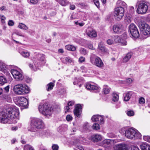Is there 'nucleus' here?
Masks as SVG:
<instances>
[{"instance_id":"nucleus-32","label":"nucleus","mask_w":150,"mask_h":150,"mask_svg":"<svg viewBox=\"0 0 150 150\" xmlns=\"http://www.w3.org/2000/svg\"><path fill=\"white\" fill-rule=\"evenodd\" d=\"M65 48L69 51H75L76 50V47L73 45H68L65 46Z\"/></svg>"},{"instance_id":"nucleus-22","label":"nucleus","mask_w":150,"mask_h":150,"mask_svg":"<svg viewBox=\"0 0 150 150\" xmlns=\"http://www.w3.org/2000/svg\"><path fill=\"white\" fill-rule=\"evenodd\" d=\"M91 140L94 142H97L102 140L101 136L98 134H95L92 135L91 137Z\"/></svg>"},{"instance_id":"nucleus-55","label":"nucleus","mask_w":150,"mask_h":150,"mask_svg":"<svg viewBox=\"0 0 150 150\" xmlns=\"http://www.w3.org/2000/svg\"><path fill=\"white\" fill-rule=\"evenodd\" d=\"M4 91L6 92H8L9 91V85L7 86L6 87L4 88Z\"/></svg>"},{"instance_id":"nucleus-64","label":"nucleus","mask_w":150,"mask_h":150,"mask_svg":"<svg viewBox=\"0 0 150 150\" xmlns=\"http://www.w3.org/2000/svg\"><path fill=\"white\" fill-rule=\"evenodd\" d=\"M77 148L80 150H84V149L83 147L81 146H77Z\"/></svg>"},{"instance_id":"nucleus-49","label":"nucleus","mask_w":150,"mask_h":150,"mask_svg":"<svg viewBox=\"0 0 150 150\" xmlns=\"http://www.w3.org/2000/svg\"><path fill=\"white\" fill-rule=\"evenodd\" d=\"M139 102L140 104H143L145 103V99L143 97H141L139 99Z\"/></svg>"},{"instance_id":"nucleus-12","label":"nucleus","mask_w":150,"mask_h":150,"mask_svg":"<svg viewBox=\"0 0 150 150\" xmlns=\"http://www.w3.org/2000/svg\"><path fill=\"white\" fill-rule=\"evenodd\" d=\"M117 142L115 139H105L102 141V146L105 148V150H110L111 147Z\"/></svg>"},{"instance_id":"nucleus-51","label":"nucleus","mask_w":150,"mask_h":150,"mask_svg":"<svg viewBox=\"0 0 150 150\" xmlns=\"http://www.w3.org/2000/svg\"><path fill=\"white\" fill-rule=\"evenodd\" d=\"M15 33L16 34V35L20 36H21L23 37H24L25 36L22 33H21L20 32L18 31H16Z\"/></svg>"},{"instance_id":"nucleus-37","label":"nucleus","mask_w":150,"mask_h":150,"mask_svg":"<svg viewBox=\"0 0 150 150\" xmlns=\"http://www.w3.org/2000/svg\"><path fill=\"white\" fill-rule=\"evenodd\" d=\"M21 54L25 58L28 57L30 56L29 53L25 51H23L21 52Z\"/></svg>"},{"instance_id":"nucleus-56","label":"nucleus","mask_w":150,"mask_h":150,"mask_svg":"<svg viewBox=\"0 0 150 150\" xmlns=\"http://www.w3.org/2000/svg\"><path fill=\"white\" fill-rule=\"evenodd\" d=\"M108 136L111 138L114 137L115 135L112 133H110L107 134Z\"/></svg>"},{"instance_id":"nucleus-62","label":"nucleus","mask_w":150,"mask_h":150,"mask_svg":"<svg viewBox=\"0 0 150 150\" xmlns=\"http://www.w3.org/2000/svg\"><path fill=\"white\" fill-rule=\"evenodd\" d=\"M88 47L89 48V49L93 50L94 49V48L93 46V45L92 44H89L88 45Z\"/></svg>"},{"instance_id":"nucleus-58","label":"nucleus","mask_w":150,"mask_h":150,"mask_svg":"<svg viewBox=\"0 0 150 150\" xmlns=\"http://www.w3.org/2000/svg\"><path fill=\"white\" fill-rule=\"evenodd\" d=\"M8 25L10 26H12L14 25L13 21L12 20H10L8 22Z\"/></svg>"},{"instance_id":"nucleus-25","label":"nucleus","mask_w":150,"mask_h":150,"mask_svg":"<svg viewBox=\"0 0 150 150\" xmlns=\"http://www.w3.org/2000/svg\"><path fill=\"white\" fill-rule=\"evenodd\" d=\"M103 43L102 42H100L98 45V48L101 51V52H107L108 50L106 49L104 46H103Z\"/></svg>"},{"instance_id":"nucleus-2","label":"nucleus","mask_w":150,"mask_h":150,"mask_svg":"<svg viewBox=\"0 0 150 150\" xmlns=\"http://www.w3.org/2000/svg\"><path fill=\"white\" fill-rule=\"evenodd\" d=\"M44 127V124L42 120L37 118H32L28 130L29 131L34 132L37 131V129L42 128Z\"/></svg>"},{"instance_id":"nucleus-53","label":"nucleus","mask_w":150,"mask_h":150,"mask_svg":"<svg viewBox=\"0 0 150 150\" xmlns=\"http://www.w3.org/2000/svg\"><path fill=\"white\" fill-rule=\"evenodd\" d=\"M85 60V57H81L79 59V61L80 63H82L84 62Z\"/></svg>"},{"instance_id":"nucleus-3","label":"nucleus","mask_w":150,"mask_h":150,"mask_svg":"<svg viewBox=\"0 0 150 150\" xmlns=\"http://www.w3.org/2000/svg\"><path fill=\"white\" fill-rule=\"evenodd\" d=\"M13 90L14 93L17 95H24L28 93L30 89L26 85L19 83L15 85Z\"/></svg>"},{"instance_id":"nucleus-4","label":"nucleus","mask_w":150,"mask_h":150,"mask_svg":"<svg viewBox=\"0 0 150 150\" xmlns=\"http://www.w3.org/2000/svg\"><path fill=\"white\" fill-rule=\"evenodd\" d=\"M6 112L7 113L9 120L18 119L19 111L16 107L13 106H10L6 109Z\"/></svg>"},{"instance_id":"nucleus-7","label":"nucleus","mask_w":150,"mask_h":150,"mask_svg":"<svg viewBox=\"0 0 150 150\" xmlns=\"http://www.w3.org/2000/svg\"><path fill=\"white\" fill-rule=\"evenodd\" d=\"M148 3L144 1H140L137 3L138 7L137 11L138 14H145L148 9Z\"/></svg>"},{"instance_id":"nucleus-34","label":"nucleus","mask_w":150,"mask_h":150,"mask_svg":"<svg viewBox=\"0 0 150 150\" xmlns=\"http://www.w3.org/2000/svg\"><path fill=\"white\" fill-rule=\"evenodd\" d=\"M7 81L6 78L3 76H0V84L3 85L6 83Z\"/></svg>"},{"instance_id":"nucleus-20","label":"nucleus","mask_w":150,"mask_h":150,"mask_svg":"<svg viewBox=\"0 0 150 150\" xmlns=\"http://www.w3.org/2000/svg\"><path fill=\"white\" fill-rule=\"evenodd\" d=\"M86 87L88 90H96V92H99L100 91V88L97 86L91 85L90 83H87L86 85Z\"/></svg>"},{"instance_id":"nucleus-60","label":"nucleus","mask_w":150,"mask_h":150,"mask_svg":"<svg viewBox=\"0 0 150 150\" xmlns=\"http://www.w3.org/2000/svg\"><path fill=\"white\" fill-rule=\"evenodd\" d=\"M131 150H140L138 147L135 146H132L131 149Z\"/></svg>"},{"instance_id":"nucleus-27","label":"nucleus","mask_w":150,"mask_h":150,"mask_svg":"<svg viewBox=\"0 0 150 150\" xmlns=\"http://www.w3.org/2000/svg\"><path fill=\"white\" fill-rule=\"evenodd\" d=\"M132 54L131 52L127 53L123 59V62H128L132 56Z\"/></svg>"},{"instance_id":"nucleus-6","label":"nucleus","mask_w":150,"mask_h":150,"mask_svg":"<svg viewBox=\"0 0 150 150\" xmlns=\"http://www.w3.org/2000/svg\"><path fill=\"white\" fill-rule=\"evenodd\" d=\"M39 112L47 117L50 116L52 113V108L48 106L47 103L40 105L38 107Z\"/></svg>"},{"instance_id":"nucleus-29","label":"nucleus","mask_w":150,"mask_h":150,"mask_svg":"<svg viewBox=\"0 0 150 150\" xmlns=\"http://www.w3.org/2000/svg\"><path fill=\"white\" fill-rule=\"evenodd\" d=\"M74 104V101H69L67 103V106H66L65 108V112H67L69 111V109L71 108L70 107L73 105Z\"/></svg>"},{"instance_id":"nucleus-39","label":"nucleus","mask_w":150,"mask_h":150,"mask_svg":"<svg viewBox=\"0 0 150 150\" xmlns=\"http://www.w3.org/2000/svg\"><path fill=\"white\" fill-rule=\"evenodd\" d=\"M79 52L81 54L83 55H86L88 52L86 50L83 48H81L80 49Z\"/></svg>"},{"instance_id":"nucleus-21","label":"nucleus","mask_w":150,"mask_h":150,"mask_svg":"<svg viewBox=\"0 0 150 150\" xmlns=\"http://www.w3.org/2000/svg\"><path fill=\"white\" fill-rule=\"evenodd\" d=\"M115 150H128L126 144L121 143L117 145L115 147Z\"/></svg>"},{"instance_id":"nucleus-31","label":"nucleus","mask_w":150,"mask_h":150,"mask_svg":"<svg viewBox=\"0 0 150 150\" xmlns=\"http://www.w3.org/2000/svg\"><path fill=\"white\" fill-rule=\"evenodd\" d=\"M62 60L64 63L66 64H70L73 62V59L68 57L63 58Z\"/></svg>"},{"instance_id":"nucleus-52","label":"nucleus","mask_w":150,"mask_h":150,"mask_svg":"<svg viewBox=\"0 0 150 150\" xmlns=\"http://www.w3.org/2000/svg\"><path fill=\"white\" fill-rule=\"evenodd\" d=\"M66 119L67 121H70L72 120V117L71 115H67V116Z\"/></svg>"},{"instance_id":"nucleus-10","label":"nucleus","mask_w":150,"mask_h":150,"mask_svg":"<svg viewBox=\"0 0 150 150\" xmlns=\"http://www.w3.org/2000/svg\"><path fill=\"white\" fill-rule=\"evenodd\" d=\"M11 72L14 78L17 81H22L24 79V76L20 70H18L15 69H12L11 70Z\"/></svg>"},{"instance_id":"nucleus-42","label":"nucleus","mask_w":150,"mask_h":150,"mask_svg":"<svg viewBox=\"0 0 150 150\" xmlns=\"http://www.w3.org/2000/svg\"><path fill=\"white\" fill-rule=\"evenodd\" d=\"M90 127V125L87 122H85L83 125V128L86 130H88L89 129Z\"/></svg>"},{"instance_id":"nucleus-63","label":"nucleus","mask_w":150,"mask_h":150,"mask_svg":"<svg viewBox=\"0 0 150 150\" xmlns=\"http://www.w3.org/2000/svg\"><path fill=\"white\" fill-rule=\"evenodd\" d=\"M75 8V6L74 5H71L70 9L71 10H74Z\"/></svg>"},{"instance_id":"nucleus-44","label":"nucleus","mask_w":150,"mask_h":150,"mask_svg":"<svg viewBox=\"0 0 150 150\" xmlns=\"http://www.w3.org/2000/svg\"><path fill=\"white\" fill-rule=\"evenodd\" d=\"M127 114L128 116H132L134 115V112L132 110H128L127 112Z\"/></svg>"},{"instance_id":"nucleus-8","label":"nucleus","mask_w":150,"mask_h":150,"mask_svg":"<svg viewBox=\"0 0 150 150\" xmlns=\"http://www.w3.org/2000/svg\"><path fill=\"white\" fill-rule=\"evenodd\" d=\"M90 61L92 64L99 68L103 67L104 65V64L101 59L93 54L91 55Z\"/></svg>"},{"instance_id":"nucleus-46","label":"nucleus","mask_w":150,"mask_h":150,"mask_svg":"<svg viewBox=\"0 0 150 150\" xmlns=\"http://www.w3.org/2000/svg\"><path fill=\"white\" fill-rule=\"evenodd\" d=\"M52 148L53 150H58L59 146L57 144H53L52 146Z\"/></svg>"},{"instance_id":"nucleus-43","label":"nucleus","mask_w":150,"mask_h":150,"mask_svg":"<svg viewBox=\"0 0 150 150\" xmlns=\"http://www.w3.org/2000/svg\"><path fill=\"white\" fill-rule=\"evenodd\" d=\"M24 150H34V149L30 145H26L24 146Z\"/></svg>"},{"instance_id":"nucleus-38","label":"nucleus","mask_w":150,"mask_h":150,"mask_svg":"<svg viewBox=\"0 0 150 150\" xmlns=\"http://www.w3.org/2000/svg\"><path fill=\"white\" fill-rule=\"evenodd\" d=\"M92 128L95 130H98L100 129V127L98 123H94L92 126Z\"/></svg>"},{"instance_id":"nucleus-14","label":"nucleus","mask_w":150,"mask_h":150,"mask_svg":"<svg viewBox=\"0 0 150 150\" xmlns=\"http://www.w3.org/2000/svg\"><path fill=\"white\" fill-rule=\"evenodd\" d=\"M112 40L113 41V44L116 43H118V44L122 45H127V42L121 39L120 37L117 35L114 36L111 38Z\"/></svg>"},{"instance_id":"nucleus-35","label":"nucleus","mask_w":150,"mask_h":150,"mask_svg":"<svg viewBox=\"0 0 150 150\" xmlns=\"http://www.w3.org/2000/svg\"><path fill=\"white\" fill-rule=\"evenodd\" d=\"M54 85V83L52 82H50L48 84L47 86V91H48L52 90L53 89Z\"/></svg>"},{"instance_id":"nucleus-11","label":"nucleus","mask_w":150,"mask_h":150,"mask_svg":"<svg viewBox=\"0 0 150 150\" xmlns=\"http://www.w3.org/2000/svg\"><path fill=\"white\" fill-rule=\"evenodd\" d=\"M125 11L124 8L119 6L116 8L114 11V16L118 21H120L124 15Z\"/></svg>"},{"instance_id":"nucleus-24","label":"nucleus","mask_w":150,"mask_h":150,"mask_svg":"<svg viewBox=\"0 0 150 150\" xmlns=\"http://www.w3.org/2000/svg\"><path fill=\"white\" fill-rule=\"evenodd\" d=\"M87 34L90 37H96L97 36L96 32L92 29L87 30Z\"/></svg>"},{"instance_id":"nucleus-40","label":"nucleus","mask_w":150,"mask_h":150,"mask_svg":"<svg viewBox=\"0 0 150 150\" xmlns=\"http://www.w3.org/2000/svg\"><path fill=\"white\" fill-rule=\"evenodd\" d=\"M6 66L2 62L0 61V70L4 71L5 69Z\"/></svg>"},{"instance_id":"nucleus-41","label":"nucleus","mask_w":150,"mask_h":150,"mask_svg":"<svg viewBox=\"0 0 150 150\" xmlns=\"http://www.w3.org/2000/svg\"><path fill=\"white\" fill-rule=\"evenodd\" d=\"M103 91L105 94H107L110 92V89L107 86H104Z\"/></svg>"},{"instance_id":"nucleus-13","label":"nucleus","mask_w":150,"mask_h":150,"mask_svg":"<svg viewBox=\"0 0 150 150\" xmlns=\"http://www.w3.org/2000/svg\"><path fill=\"white\" fill-rule=\"evenodd\" d=\"M129 32L131 35L134 38H138L139 34L137 27L133 23L130 25L129 26Z\"/></svg>"},{"instance_id":"nucleus-54","label":"nucleus","mask_w":150,"mask_h":150,"mask_svg":"<svg viewBox=\"0 0 150 150\" xmlns=\"http://www.w3.org/2000/svg\"><path fill=\"white\" fill-rule=\"evenodd\" d=\"M94 4L98 8L99 7V3L98 0H93Z\"/></svg>"},{"instance_id":"nucleus-48","label":"nucleus","mask_w":150,"mask_h":150,"mask_svg":"<svg viewBox=\"0 0 150 150\" xmlns=\"http://www.w3.org/2000/svg\"><path fill=\"white\" fill-rule=\"evenodd\" d=\"M75 24L76 25H79L80 26H83L84 25L83 23H79L78 21H75L74 22Z\"/></svg>"},{"instance_id":"nucleus-17","label":"nucleus","mask_w":150,"mask_h":150,"mask_svg":"<svg viewBox=\"0 0 150 150\" xmlns=\"http://www.w3.org/2000/svg\"><path fill=\"white\" fill-rule=\"evenodd\" d=\"M93 121L98 122L100 124L104 122L103 117L99 115H93L91 118Z\"/></svg>"},{"instance_id":"nucleus-18","label":"nucleus","mask_w":150,"mask_h":150,"mask_svg":"<svg viewBox=\"0 0 150 150\" xmlns=\"http://www.w3.org/2000/svg\"><path fill=\"white\" fill-rule=\"evenodd\" d=\"M18 102L20 106H27L28 103V99L23 97H20L18 98Z\"/></svg>"},{"instance_id":"nucleus-36","label":"nucleus","mask_w":150,"mask_h":150,"mask_svg":"<svg viewBox=\"0 0 150 150\" xmlns=\"http://www.w3.org/2000/svg\"><path fill=\"white\" fill-rule=\"evenodd\" d=\"M112 100L114 102H116L118 100V95L115 93H113L112 94Z\"/></svg>"},{"instance_id":"nucleus-61","label":"nucleus","mask_w":150,"mask_h":150,"mask_svg":"<svg viewBox=\"0 0 150 150\" xmlns=\"http://www.w3.org/2000/svg\"><path fill=\"white\" fill-rule=\"evenodd\" d=\"M0 9L1 11H6V7L5 6H3L0 7Z\"/></svg>"},{"instance_id":"nucleus-15","label":"nucleus","mask_w":150,"mask_h":150,"mask_svg":"<svg viewBox=\"0 0 150 150\" xmlns=\"http://www.w3.org/2000/svg\"><path fill=\"white\" fill-rule=\"evenodd\" d=\"M9 120L7 113L6 112H0V122L3 123H6L8 122Z\"/></svg>"},{"instance_id":"nucleus-5","label":"nucleus","mask_w":150,"mask_h":150,"mask_svg":"<svg viewBox=\"0 0 150 150\" xmlns=\"http://www.w3.org/2000/svg\"><path fill=\"white\" fill-rule=\"evenodd\" d=\"M125 134L127 138L132 139L139 138L141 136L140 133L137 129L133 128L127 129Z\"/></svg>"},{"instance_id":"nucleus-45","label":"nucleus","mask_w":150,"mask_h":150,"mask_svg":"<svg viewBox=\"0 0 150 150\" xmlns=\"http://www.w3.org/2000/svg\"><path fill=\"white\" fill-rule=\"evenodd\" d=\"M143 138L145 141L150 142V136H144Z\"/></svg>"},{"instance_id":"nucleus-26","label":"nucleus","mask_w":150,"mask_h":150,"mask_svg":"<svg viewBox=\"0 0 150 150\" xmlns=\"http://www.w3.org/2000/svg\"><path fill=\"white\" fill-rule=\"evenodd\" d=\"M141 150H150V145L146 143L142 144L140 145Z\"/></svg>"},{"instance_id":"nucleus-1","label":"nucleus","mask_w":150,"mask_h":150,"mask_svg":"<svg viewBox=\"0 0 150 150\" xmlns=\"http://www.w3.org/2000/svg\"><path fill=\"white\" fill-rule=\"evenodd\" d=\"M31 60L34 65L31 63L29 64V67L32 69L35 70L39 66V64L42 65L45 63L44 55L41 54H38L37 56L33 57Z\"/></svg>"},{"instance_id":"nucleus-19","label":"nucleus","mask_w":150,"mask_h":150,"mask_svg":"<svg viewBox=\"0 0 150 150\" xmlns=\"http://www.w3.org/2000/svg\"><path fill=\"white\" fill-rule=\"evenodd\" d=\"M113 30L114 33H120L123 30V26L121 24L114 25L113 26Z\"/></svg>"},{"instance_id":"nucleus-47","label":"nucleus","mask_w":150,"mask_h":150,"mask_svg":"<svg viewBox=\"0 0 150 150\" xmlns=\"http://www.w3.org/2000/svg\"><path fill=\"white\" fill-rule=\"evenodd\" d=\"M107 43L109 45H111L112 44H113V41L112 40V39H111V38H110L109 39H108L106 41Z\"/></svg>"},{"instance_id":"nucleus-59","label":"nucleus","mask_w":150,"mask_h":150,"mask_svg":"<svg viewBox=\"0 0 150 150\" xmlns=\"http://www.w3.org/2000/svg\"><path fill=\"white\" fill-rule=\"evenodd\" d=\"M81 69L83 72H86L87 71V69L83 66L81 67Z\"/></svg>"},{"instance_id":"nucleus-28","label":"nucleus","mask_w":150,"mask_h":150,"mask_svg":"<svg viewBox=\"0 0 150 150\" xmlns=\"http://www.w3.org/2000/svg\"><path fill=\"white\" fill-rule=\"evenodd\" d=\"M61 5L63 6H65L68 5L69 2L67 0H55Z\"/></svg>"},{"instance_id":"nucleus-9","label":"nucleus","mask_w":150,"mask_h":150,"mask_svg":"<svg viewBox=\"0 0 150 150\" xmlns=\"http://www.w3.org/2000/svg\"><path fill=\"white\" fill-rule=\"evenodd\" d=\"M139 27L141 33L145 35H150V26L144 22H139Z\"/></svg>"},{"instance_id":"nucleus-16","label":"nucleus","mask_w":150,"mask_h":150,"mask_svg":"<svg viewBox=\"0 0 150 150\" xmlns=\"http://www.w3.org/2000/svg\"><path fill=\"white\" fill-rule=\"evenodd\" d=\"M82 106L81 104H78L75 107L74 110V115L78 117H80L81 116L82 113Z\"/></svg>"},{"instance_id":"nucleus-50","label":"nucleus","mask_w":150,"mask_h":150,"mask_svg":"<svg viewBox=\"0 0 150 150\" xmlns=\"http://www.w3.org/2000/svg\"><path fill=\"white\" fill-rule=\"evenodd\" d=\"M38 2V0H30V3L33 4H36Z\"/></svg>"},{"instance_id":"nucleus-57","label":"nucleus","mask_w":150,"mask_h":150,"mask_svg":"<svg viewBox=\"0 0 150 150\" xmlns=\"http://www.w3.org/2000/svg\"><path fill=\"white\" fill-rule=\"evenodd\" d=\"M126 81L127 83H132L133 80L130 78H127L126 79Z\"/></svg>"},{"instance_id":"nucleus-23","label":"nucleus","mask_w":150,"mask_h":150,"mask_svg":"<svg viewBox=\"0 0 150 150\" xmlns=\"http://www.w3.org/2000/svg\"><path fill=\"white\" fill-rule=\"evenodd\" d=\"M133 94V92L132 91H129L124 93L123 96L124 100L126 101H128Z\"/></svg>"},{"instance_id":"nucleus-30","label":"nucleus","mask_w":150,"mask_h":150,"mask_svg":"<svg viewBox=\"0 0 150 150\" xmlns=\"http://www.w3.org/2000/svg\"><path fill=\"white\" fill-rule=\"evenodd\" d=\"M116 4L118 6L120 7L122 6L126 8L127 6V4L125 2L120 0H118L116 2Z\"/></svg>"},{"instance_id":"nucleus-33","label":"nucleus","mask_w":150,"mask_h":150,"mask_svg":"<svg viewBox=\"0 0 150 150\" xmlns=\"http://www.w3.org/2000/svg\"><path fill=\"white\" fill-rule=\"evenodd\" d=\"M18 27L22 29L26 30L28 29V27L25 24L22 23H19L18 25Z\"/></svg>"}]
</instances>
